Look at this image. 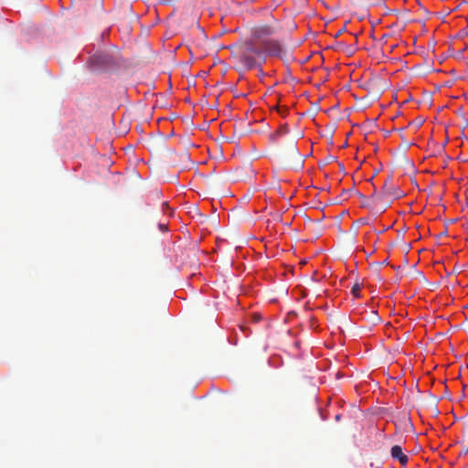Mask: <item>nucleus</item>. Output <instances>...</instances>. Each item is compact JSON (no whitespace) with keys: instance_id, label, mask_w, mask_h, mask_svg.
<instances>
[{"instance_id":"obj_4","label":"nucleus","mask_w":468,"mask_h":468,"mask_svg":"<svg viewBox=\"0 0 468 468\" xmlns=\"http://www.w3.org/2000/svg\"><path fill=\"white\" fill-rule=\"evenodd\" d=\"M260 48L264 52V58L268 55L280 56L282 53V46L276 40L262 41Z\"/></svg>"},{"instance_id":"obj_5","label":"nucleus","mask_w":468,"mask_h":468,"mask_svg":"<svg viewBox=\"0 0 468 468\" xmlns=\"http://www.w3.org/2000/svg\"><path fill=\"white\" fill-rule=\"evenodd\" d=\"M276 32L275 27L270 25H261L255 27L252 31V35L256 38H261L264 37L271 36Z\"/></svg>"},{"instance_id":"obj_6","label":"nucleus","mask_w":468,"mask_h":468,"mask_svg":"<svg viewBox=\"0 0 468 468\" xmlns=\"http://www.w3.org/2000/svg\"><path fill=\"white\" fill-rule=\"evenodd\" d=\"M390 453L392 458L398 460L402 465H405L409 461L408 456L402 452V448L399 445L393 446Z\"/></svg>"},{"instance_id":"obj_7","label":"nucleus","mask_w":468,"mask_h":468,"mask_svg":"<svg viewBox=\"0 0 468 468\" xmlns=\"http://www.w3.org/2000/svg\"><path fill=\"white\" fill-rule=\"evenodd\" d=\"M292 154L293 156H295L298 159V166L303 167V159L302 158V155L299 152V149L297 148L295 144H292Z\"/></svg>"},{"instance_id":"obj_1","label":"nucleus","mask_w":468,"mask_h":468,"mask_svg":"<svg viewBox=\"0 0 468 468\" xmlns=\"http://www.w3.org/2000/svg\"><path fill=\"white\" fill-rule=\"evenodd\" d=\"M232 56L245 70L260 68L264 62V52L252 42L239 44Z\"/></svg>"},{"instance_id":"obj_10","label":"nucleus","mask_w":468,"mask_h":468,"mask_svg":"<svg viewBox=\"0 0 468 468\" xmlns=\"http://www.w3.org/2000/svg\"><path fill=\"white\" fill-rule=\"evenodd\" d=\"M466 452H467L466 450H463V451H461L460 455H464V454H466Z\"/></svg>"},{"instance_id":"obj_13","label":"nucleus","mask_w":468,"mask_h":468,"mask_svg":"<svg viewBox=\"0 0 468 468\" xmlns=\"http://www.w3.org/2000/svg\"><path fill=\"white\" fill-rule=\"evenodd\" d=\"M335 419H336V420H339V419H340V415H336V416H335Z\"/></svg>"},{"instance_id":"obj_12","label":"nucleus","mask_w":468,"mask_h":468,"mask_svg":"<svg viewBox=\"0 0 468 468\" xmlns=\"http://www.w3.org/2000/svg\"><path fill=\"white\" fill-rule=\"evenodd\" d=\"M342 30L338 31V33L336 34V37H338L340 34H341Z\"/></svg>"},{"instance_id":"obj_8","label":"nucleus","mask_w":468,"mask_h":468,"mask_svg":"<svg viewBox=\"0 0 468 468\" xmlns=\"http://www.w3.org/2000/svg\"><path fill=\"white\" fill-rule=\"evenodd\" d=\"M360 290H361V284L359 282H356L352 288L351 292L356 298L360 297Z\"/></svg>"},{"instance_id":"obj_11","label":"nucleus","mask_w":468,"mask_h":468,"mask_svg":"<svg viewBox=\"0 0 468 468\" xmlns=\"http://www.w3.org/2000/svg\"><path fill=\"white\" fill-rule=\"evenodd\" d=\"M286 133V131L284 130V132H282V130H279V131L277 132V133Z\"/></svg>"},{"instance_id":"obj_14","label":"nucleus","mask_w":468,"mask_h":468,"mask_svg":"<svg viewBox=\"0 0 468 468\" xmlns=\"http://www.w3.org/2000/svg\"><path fill=\"white\" fill-rule=\"evenodd\" d=\"M163 206H164V207H167V203H166V202H164Z\"/></svg>"},{"instance_id":"obj_2","label":"nucleus","mask_w":468,"mask_h":468,"mask_svg":"<svg viewBox=\"0 0 468 468\" xmlns=\"http://www.w3.org/2000/svg\"><path fill=\"white\" fill-rule=\"evenodd\" d=\"M117 64L116 58L109 52L100 51L89 59V68L93 71L108 69Z\"/></svg>"},{"instance_id":"obj_3","label":"nucleus","mask_w":468,"mask_h":468,"mask_svg":"<svg viewBox=\"0 0 468 468\" xmlns=\"http://www.w3.org/2000/svg\"><path fill=\"white\" fill-rule=\"evenodd\" d=\"M403 196V191L400 190L399 187L392 185L390 178L386 180L382 187L381 198L395 200Z\"/></svg>"},{"instance_id":"obj_9","label":"nucleus","mask_w":468,"mask_h":468,"mask_svg":"<svg viewBox=\"0 0 468 468\" xmlns=\"http://www.w3.org/2000/svg\"><path fill=\"white\" fill-rule=\"evenodd\" d=\"M159 229L162 230V231H166L167 230V226L165 225V224H159Z\"/></svg>"}]
</instances>
